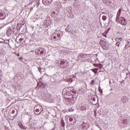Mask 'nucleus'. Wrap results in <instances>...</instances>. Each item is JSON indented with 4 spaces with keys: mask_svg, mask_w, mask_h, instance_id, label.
I'll use <instances>...</instances> for the list:
<instances>
[{
    "mask_svg": "<svg viewBox=\"0 0 130 130\" xmlns=\"http://www.w3.org/2000/svg\"><path fill=\"white\" fill-rule=\"evenodd\" d=\"M77 94H72V98H68L66 99V101H68L69 104L70 105H73L75 104V102H76V100H77Z\"/></svg>",
    "mask_w": 130,
    "mask_h": 130,
    "instance_id": "f257e3e1",
    "label": "nucleus"
},
{
    "mask_svg": "<svg viewBox=\"0 0 130 130\" xmlns=\"http://www.w3.org/2000/svg\"><path fill=\"white\" fill-rule=\"evenodd\" d=\"M63 93L64 94H68V93H71L72 94H73V95H77V92H76V90H75L74 89H73L72 87H68L64 88L62 90Z\"/></svg>",
    "mask_w": 130,
    "mask_h": 130,
    "instance_id": "f03ea898",
    "label": "nucleus"
},
{
    "mask_svg": "<svg viewBox=\"0 0 130 130\" xmlns=\"http://www.w3.org/2000/svg\"><path fill=\"white\" fill-rule=\"evenodd\" d=\"M34 110H35V114L36 115H39L42 111H43V108L39 105H37L35 106L34 108Z\"/></svg>",
    "mask_w": 130,
    "mask_h": 130,
    "instance_id": "7ed1b4c3",
    "label": "nucleus"
},
{
    "mask_svg": "<svg viewBox=\"0 0 130 130\" xmlns=\"http://www.w3.org/2000/svg\"><path fill=\"white\" fill-rule=\"evenodd\" d=\"M117 22H118L119 24H121V25H123L124 26H125L126 24H127V20H125V18L120 17H117L116 18Z\"/></svg>",
    "mask_w": 130,
    "mask_h": 130,
    "instance_id": "20e7f679",
    "label": "nucleus"
},
{
    "mask_svg": "<svg viewBox=\"0 0 130 130\" xmlns=\"http://www.w3.org/2000/svg\"><path fill=\"white\" fill-rule=\"evenodd\" d=\"M35 53L38 54V55L43 56L45 53V49L43 48H39L36 50Z\"/></svg>",
    "mask_w": 130,
    "mask_h": 130,
    "instance_id": "39448f33",
    "label": "nucleus"
},
{
    "mask_svg": "<svg viewBox=\"0 0 130 130\" xmlns=\"http://www.w3.org/2000/svg\"><path fill=\"white\" fill-rule=\"evenodd\" d=\"M101 45L102 47L103 48V49H105V50H108V49H109V46H108V44L106 43V42L102 40L101 41Z\"/></svg>",
    "mask_w": 130,
    "mask_h": 130,
    "instance_id": "423d86ee",
    "label": "nucleus"
},
{
    "mask_svg": "<svg viewBox=\"0 0 130 130\" xmlns=\"http://www.w3.org/2000/svg\"><path fill=\"white\" fill-rule=\"evenodd\" d=\"M91 100L93 105H96V104L98 103L99 99H98V96L97 95H93L91 98Z\"/></svg>",
    "mask_w": 130,
    "mask_h": 130,
    "instance_id": "0eeeda50",
    "label": "nucleus"
},
{
    "mask_svg": "<svg viewBox=\"0 0 130 130\" xmlns=\"http://www.w3.org/2000/svg\"><path fill=\"white\" fill-rule=\"evenodd\" d=\"M88 55H89V54H88L80 53L78 56V59H80L81 60H82L83 58H87V57H88Z\"/></svg>",
    "mask_w": 130,
    "mask_h": 130,
    "instance_id": "6e6552de",
    "label": "nucleus"
},
{
    "mask_svg": "<svg viewBox=\"0 0 130 130\" xmlns=\"http://www.w3.org/2000/svg\"><path fill=\"white\" fill-rule=\"evenodd\" d=\"M89 126H90V125L89 123L86 122H83L82 124V129L83 130H87L88 128H89Z\"/></svg>",
    "mask_w": 130,
    "mask_h": 130,
    "instance_id": "1a4fd4ad",
    "label": "nucleus"
},
{
    "mask_svg": "<svg viewBox=\"0 0 130 130\" xmlns=\"http://www.w3.org/2000/svg\"><path fill=\"white\" fill-rule=\"evenodd\" d=\"M108 4V7H109L111 9H113L114 8V6H113L114 5V0H109V3Z\"/></svg>",
    "mask_w": 130,
    "mask_h": 130,
    "instance_id": "9d476101",
    "label": "nucleus"
},
{
    "mask_svg": "<svg viewBox=\"0 0 130 130\" xmlns=\"http://www.w3.org/2000/svg\"><path fill=\"white\" fill-rule=\"evenodd\" d=\"M51 2L52 0H42V3L45 6H48V5H50L51 4Z\"/></svg>",
    "mask_w": 130,
    "mask_h": 130,
    "instance_id": "9b49d317",
    "label": "nucleus"
},
{
    "mask_svg": "<svg viewBox=\"0 0 130 130\" xmlns=\"http://www.w3.org/2000/svg\"><path fill=\"white\" fill-rule=\"evenodd\" d=\"M69 121L70 122L71 124L74 125V124H76V123L77 122V119H76V118H73L72 117H70L69 118Z\"/></svg>",
    "mask_w": 130,
    "mask_h": 130,
    "instance_id": "f8f14e48",
    "label": "nucleus"
},
{
    "mask_svg": "<svg viewBox=\"0 0 130 130\" xmlns=\"http://www.w3.org/2000/svg\"><path fill=\"white\" fill-rule=\"evenodd\" d=\"M130 123V119H124L123 120V124H124V125H128Z\"/></svg>",
    "mask_w": 130,
    "mask_h": 130,
    "instance_id": "ddd939ff",
    "label": "nucleus"
},
{
    "mask_svg": "<svg viewBox=\"0 0 130 130\" xmlns=\"http://www.w3.org/2000/svg\"><path fill=\"white\" fill-rule=\"evenodd\" d=\"M60 68H61V69H64V68H66V61L64 60L60 61Z\"/></svg>",
    "mask_w": 130,
    "mask_h": 130,
    "instance_id": "4468645a",
    "label": "nucleus"
},
{
    "mask_svg": "<svg viewBox=\"0 0 130 130\" xmlns=\"http://www.w3.org/2000/svg\"><path fill=\"white\" fill-rule=\"evenodd\" d=\"M13 30H12V28L11 27H9L7 31V34L8 36H11L12 34H13Z\"/></svg>",
    "mask_w": 130,
    "mask_h": 130,
    "instance_id": "2eb2a0df",
    "label": "nucleus"
},
{
    "mask_svg": "<svg viewBox=\"0 0 130 130\" xmlns=\"http://www.w3.org/2000/svg\"><path fill=\"white\" fill-rule=\"evenodd\" d=\"M86 109H87V105H82L80 107V110H82V111H84V110H86Z\"/></svg>",
    "mask_w": 130,
    "mask_h": 130,
    "instance_id": "dca6fc26",
    "label": "nucleus"
},
{
    "mask_svg": "<svg viewBox=\"0 0 130 130\" xmlns=\"http://www.w3.org/2000/svg\"><path fill=\"white\" fill-rule=\"evenodd\" d=\"M28 125L30 126V127H33V126H34V123L31 121V119H29Z\"/></svg>",
    "mask_w": 130,
    "mask_h": 130,
    "instance_id": "f3484780",
    "label": "nucleus"
},
{
    "mask_svg": "<svg viewBox=\"0 0 130 130\" xmlns=\"http://www.w3.org/2000/svg\"><path fill=\"white\" fill-rule=\"evenodd\" d=\"M121 101L123 103H126L127 100L126 99V96H123L121 98Z\"/></svg>",
    "mask_w": 130,
    "mask_h": 130,
    "instance_id": "a211bd4d",
    "label": "nucleus"
},
{
    "mask_svg": "<svg viewBox=\"0 0 130 130\" xmlns=\"http://www.w3.org/2000/svg\"><path fill=\"white\" fill-rule=\"evenodd\" d=\"M74 6L75 8H78V7H80V4H79L78 1H75L74 3Z\"/></svg>",
    "mask_w": 130,
    "mask_h": 130,
    "instance_id": "6ab92c4d",
    "label": "nucleus"
},
{
    "mask_svg": "<svg viewBox=\"0 0 130 130\" xmlns=\"http://www.w3.org/2000/svg\"><path fill=\"white\" fill-rule=\"evenodd\" d=\"M21 28H22V24L18 23L17 25V31H20L21 30Z\"/></svg>",
    "mask_w": 130,
    "mask_h": 130,
    "instance_id": "aec40b11",
    "label": "nucleus"
},
{
    "mask_svg": "<svg viewBox=\"0 0 130 130\" xmlns=\"http://www.w3.org/2000/svg\"><path fill=\"white\" fill-rule=\"evenodd\" d=\"M121 14V9H120L117 12L116 18H120L119 16H120Z\"/></svg>",
    "mask_w": 130,
    "mask_h": 130,
    "instance_id": "412c9836",
    "label": "nucleus"
},
{
    "mask_svg": "<svg viewBox=\"0 0 130 130\" xmlns=\"http://www.w3.org/2000/svg\"><path fill=\"white\" fill-rule=\"evenodd\" d=\"M19 127H20V128L22 129H25V126H24L23 123H22L21 122L19 123Z\"/></svg>",
    "mask_w": 130,
    "mask_h": 130,
    "instance_id": "4be33fe9",
    "label": "nucleus"
},
{
    "mask_svg": "<svg viewBox=\"0 0 130 130\" xmlns=\"http://www.w3.org/2000/svg\"><path fill=\"white\" fill-rule=\"evenodd\" d=\"M61 124L62 127L64 128L65 124H64V120H63V119H61Z\"/></svg>",
    "mask_w": 130,
    "mask_h": 130,
    "instance_id": "5701e85b",
    "label": "nucleus"
},
{
    "mask_svg": "<svg viewBox=\"0 0 130 130\" xmlns=\"http://www.w3.org/2000/svg\"><path fill=\"white\" fill-rule=\"evenodd\" d=\"M103 2L104 5H106L107 6H108V3L109 2V0H103Z\"/></svg>",
    "mask_w": 130,
    "mask_h": 130,
    "instance_id": "b1692460",
    "label": "nucleus"
},
{
    "mask_svg": "<svg viewBox=\"0 0 130 130\" xmlns=\"http://www.w3.org/2000/svg\"><path fill=\"white\" fill-rule=\"evenodd\" d=\"M115 41L118 42H121L122 41V39H121V38H117L115 39Z\"/></svg>",
    "mask_w": 130,
    "mask_h": 130,
    "instance_id": "393cba45",
    "label": "nucleus"
},
{
    "mask_svg": "<svg viewBox=\"0 0 130 130\" xmlns=\"http://www.w3.org/2000/svg\"><path fill=\"white\" fill-rule=\"evenodd\" d=\"M65 30L66 32H68V33H72V31H71V29H70L69 26L67 28H66Z\"/></svg>",
    "mask_w": 130,
    "mask_h": 130,
    "instance_id": "a878e982",
    "label": "nucleus"
},
{
    "mask_svg": "<svg viewBox=\"0 0 130 130\" xmlns=\"http://www.w3.org/2000/svg\"><path fill=\"white\" fill-rule=\"evenodd\" d=\"M118 35H120V37H121V36H122V35H123V31L118 32Z\"/></svg>",
    "mask_w": 130,
    "mask_h": 130,
    "instance_id": "bb28decb",
    "label": "nucleus"
},
{
    "mask_svg": "<svg viewBox=\"0 0 130 130\" xmlns=\"http://www.w3.org/2000/svg\"><path fill=\"white\" fill-rule=\"evenodd\" d=\"M12 28H13V32L15 33V29H16V25H13Z\"/></svg>",
    "mask_w": 130,
    "mask_h": 130,
    "instance_id": "cd10ccee",
    "label": "nucleus"
},
{
    "mask_svg": "<svg viewBox=\"0 0 130 130\" xmlns=\"http://www.w3.org/2000/svg\"><path fill=\"white\" fill-rule=\"evenodd\" d=\"M29 3L28 4V6H30V5H32L34 3V0H29Z\"/></svg>",
    "mask_w": 130,
    "mask_h": 130,
    "instance_id": "c85d7f7f",
    "label": "nucleus"
},
{
    "mask_svg": "<svg viewBox=\"0 0 130 130\" xmlns=\"http://www.w3.org/2000/svg\"><path fill=\"white\" fill-rule=\"evenodd\" d=\"M116 46H118V47H119V46L120 45V42H117L116 43Z\"/></svg>",
    "mask_w": 130,
    "mask_h": 130,
    "instance_id": "c756f323",
    "label": "nucleus"
},
{
    "mask_svg": "<svg viewBox=\"0 0 130 130\" xmlns=\"http://www.w3.org/2000/svg\"><path fill=\"white\" fill-rule=\"evenodd\" d=\"M57 37H58V38H61V35H60V34H57Z\"/></svg>",
    "mask_w": 130,
    "mask_h": 130,
    "instance_id": "7c9ffc66",
    "label": "nucleus"
},
{
    "mask_svg": "<svg viewBox=\"0 0 130 130\" xmlns=\"http://www.w3.org/2000/svg\"><path fill=\"white\" fill-rule=\"evenodd\" d=\"M102 19H103V21H106L107 17L105 16H103L102 17Z\"/></svg>",
    "mask_w": 130,
    "mask_h": 130,
    "instance_id": "2f4dec72",
    "label": "nucleus"
},
{
    "mask_svg": "<svg viewBox=\"0 0 130 130\" xmlns=\"http://www.w3.org/2000/svg\"><path fill=\"white\" fill-rule=\"evenodd\" d=\"M91 71L93 72L94 74H97V71H95V69H91Z\"/></svg>",
    "mask_w": 130,
    "mask_h": 130,
    "instance_id": "473e14b6",
    "label": "nucleus"
},
{
    "mask_svg": "<svg viewBox=\"0 0 130 130\" xmlns=\"http://www.w3.org/2000/svg\"><path fill=\"white\" fill-rule=\"evenodd\" d=\"M38 71H39L40 73H41V70H42V68H40V67H39L38 68Z\"/></svg>",
    "mask_w": 130,
    "mask_h": 130,
    "instance_id": "72a5a7b5",
    "label": "nucleus"
},
{
    "mask_svg": "<svg viewBox=\"0 0 130 130\" xmlns=\"http://www.w3.org/2000/svg\"><path fill=\"white\" fill-rule=\"evenodd\" d=\"M21 32L22 33H25V32H26V29L23 28Z\"/></svg>",
    "mask_w": 130,
    "mask_h": 130,
    "instance_id": "f704fd0d",
    "label": "nucleus"
},
{
    "mask_svg": "<svg viewBox=\"0 0 130 130\" xmlns=\"http://www.w3.org/2000/svg\"><path fill=\"white\" fill-rule=\"evenodd\" d=\"M37 4L38 7V6H39V4H40V2H39V0L37 1Z\"/></svg>",
    "mask_w": 130,
    "mask_h": 130,
    "instance_id": "c9c22d12",
    "label": "nucleus"
},
{
    "mask_svg": "<svg viewBox=\"0 0 130 130\" xmlns=\"http://www.w3.org/2000/svg\"><path fill=\"white\" fill-rule=\"evenodd\" d=\"M23 40H24V39H23V38H20V39H19V41H20V42H22V41H23Z\"/></svg>",
    "mask_w": 130,
    "mask_h": 130,
    "instance_id": "e433bc0d",
    "label": "nucleus"
},
{
    "mask_svg": "<svg viewBox=\"0 0 130 130\" xmlns=\"http://www.w3.org/2000/svg\"><path fill=\"white\" fill-rule=\"evenodd\" d=\"M62 1H63V3H64V4H66V3H67V2H68V1H70V0H62Z\"/></svg>",
    "mask_w": 130,
    "mask_h": 130,
    "instance_id": "4c0bfd02",
    "label": "nucleus"
},
{
    "mask_svg": "<svg viewBox=\"0 0 130 130\" xmlns=\"http://www.w3.org/2000/svg\"><path fill=\"white\" fill-rule=\"evenodd\" d=\"M103 36H104V37H106V33H103Z\"/></svg>",
    "mask_w": 130,
    "mask_h": 130,
    "instance_id": "58836bf2",
    "label": "nucleus"
},
{
    "mask_svg": "<svg viewBox=\"0 0 130 130\" xmlns=\"http://www.w3.org/2000/svg\"><path fill=\"white\" fill-rule=\"evenodd\" d=\"M53 38L55 40V41H56V37L55 36H54Z\"/></svg>",
    "mask_w": 130,
    "mask_h": 130,
    "instance_id": "ea45409f",
    "label": "nucleus"
},
{
    "mask_svg": "<svg viewBox=\"0 0 130 130\" xmlns=\"http://www.w3.org/2000/svg\"><path fill=\"white\" fill-rule=\"evenodd\" d=\"M92 85H93V84H94V80H92L91 82Z\"/></svg>",
    "mask_w": 130,
    "mask_h": 130,
    "instance_id": "a19ab883",
    "label": "nucleus"
},
{
    "mask_svg": "<svg viewBox=\"0 0 130 130\" xmlns=\"http://www.w3.org/2000/svg\"><path fill=\"white\" fill-rule=\"evenodd\" d=\"M12 113L13 114H14V113H15V110H12Z\"/></svg>",
    "mask_w": 130,
    "mask_h": 130,
    "instance_id": "79ce46f5",
    "label": "nucleus"
},
{
    "mask_svg": "<svg viewBox=\"0 0 130 130\" xmlns=\"http://www.w3.org/2000/svg\"><path fill=\"white\" fill-rule=\"evenodd\" d=\"M30 11H33V7H31V8H30Z\"/></svg>",
    "mask_w": 130,
    "mask_h": 130,
    "instance_id": "37998d69",
    "label": "nucleus"
},
{
    "mask_svg": "<svg viewBox=\"0 0 130 130\" xmlns=\"http://www.w3.org/2000/svg\"><path fill=\"white\" fill-rule=\"evenodd\" d=\"M100 93H101V94H102V90H100Z\"/></svg>",
    "mask_w": 130,
    "mask_h": 130,
    "instance_id": "c03bdc74",
    "label": "nucleus"
},
{
    "mask_svg": "<svg viewBox=\"0 0 130 130\" xmlns=\"http://www.w3.org/2000/svg\"><path fill=\"white\" fill-rule=\"evenodd\" d=\"M1 72H2V71H1V70H0V74H1Z\"/></svg>",
    "mask_w": 130,
    "mask_h": 130,
    "instance_id": "a18cd8bd",
    "label": "nucleus"
},
{
    "mask_svg": "<svg viewBox=\"0 0 130 130\" xmlns=\"http://www.w3.org/2000/svg\"><path fill=\"white\" fill-rule=\"evenodd\" d=\"M111 81H110V84H111Z\"/></svg>",
    "mask_w": 130,
    "mask_h": 130,
    "instance_id": "49530a36",
    "label": "nucleus"
}]
</instances>
